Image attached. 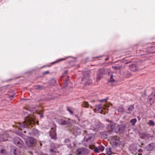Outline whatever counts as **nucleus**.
Instances as JSON below:
<instances>
[{
  "label": "nucleus",
  "instance_id": "c9c22d12",
  "mask_svg": "<svg viewBox=\"0 0 155 155\" xmlns=\"http://www.w3.org/2000/svg\"><path fill=\"white\" fill-rule=\"evenodd\" d=\"M49 73V71H45V72H44L43 73V75H45V74H48Z\"/></svg>",
  "mask_w": 155,
  "mask_h": 155
},
{
  "label": "nucleus",
  "instance_id": "b1692460",
  "mask_svg": "<svg viewBox=\"0 0 155 155\" xmlns=\"http://www.w3.org/2000/svg\"><path fill=\"white\" fill-rule=\"evenodd\" d=\"M56 80L54 79H52L51 81V83L53 85H54L56 84Z\"/></svg>",
  "mask_w": 155,
  "mask_h": 155
},
{
  "label": "nucleus",
  "instance_id": "aec40b11",
  "mask_svg": "<svg viewBox=\"0 0 155 155\" xmlns=\"http://www.w3.org/2000/svg\"><path fill=\"white\" fill-rule=\"evenodd\" d=\"M122 67H123V66L121 65H118V66H115V67L112 66L113 68H115L117 70H120V69L122 68Z\"/></svg>",
  "mask_w": 155,
  "mask_h": 155
},
{
  "label": "nucleus",
  "instance_id": "c756f323",
  "mask_svg": "<svg viewBox=\"0 0 155 155\" xmlns=\"http://www.w3.org/2000/svg\"><path fill=\"white\" fill-rule=\"evenodd\" d=\"M111 131H109L108 132L106 133V134H105V135H106V136L105 137L106 138H107L109 136H110V133Z\"/></svg>",
  "mask_w": 155,
  "mask_h": 155
},
{
  "label": "nucleus",
  "instance_id": "3c124183",
  "mask_svg": "<svg viewBox=\"0 0 155 155\" xmlns=\"http://www.w3.org/2000/svg\"><path fill=\"white\" fill-rule=\"evenodd\" d=\"M91 108H92V106H91Z\"/></svg>",
  "mask_w": 155,
  "mask_h": 155
},
{
  "label": "nucleus",
  "instance_id": "58836bf2",
  "mask_svg": "<svg viewBox=\"0 0 155 155\" xmlns=\"http://www.w3.org/2000/svg\"><path fill=\"white\" fill-rule=\"evenodd\" d=\"M81 132V130L80 129H78L77 130V132L79 133Z\"/></svg>",
  "mask_w": 155,
  "mask_h": 155
},
{
  "label": "nucleus",
  "instance_id": "ddd939ff",
  "mask_svg": "<svg viewBox=\"0 0 155 155\" xmlns=\"http://www.w3.org/2000/svg\"><path fill=\"white\" fill-rule=\"evenodd\" d=\"M104 147L102 145H100L97 147H95L94 150V151L97 153H99L100 151L103 152L104 150Z\"/></svg>",
  "mask_w": 155,
  "mask_h": 155
},
{
  "label": "nucleus",
  "instance_id": "39448f33",
  "mask_svg": "<svg viewBox=\"0 0 155 155\" xmlns=\"http://www.w3.org/2000/svg\"><path fill=\"white\" fill-rule=\"evenodd\" d=\"M84 134H86L84 137V140L89 143L93 141L94 138V135L92 134H88V131L86 130H84Z\"/></svg>",
  "mask_w": 155,
  "mask_h": 155
},
{
  "label": "nucleus",
  "instance_id": "6ab92c4d",
  "mask_svg": "<svg viewBox=\"0 0 155 155\" xmlns=\"http://www.w3.org/2000/svg\"><path fill=\"white\" fill-rule=\"evenodd\" d=\"M106 153L109 155H111V149L110 148H107L106 149Z\"/></svg>",
  "mask_w": 155,
  "mask_h": 155
},
{
  "label": "nucleus",
  "instance_id": "dca6fc26",
  "mask_svg": "<svg viewBox=\"0 0 155 155\" xmlns=\"http://www.w3.org/2000/svg\"><path fill=\"white\" fill-rule=\"evenodd\" d=\"M148 48L149 49H150V51L148 52L147 51L145 52V53L142 54V55H146L148 53H155V47H149Z\"/></svg>",
  "mask_w": 155,
  "mask_h": 155
},
{
  "label": "nucleus",
  "instance_id": "4be33fe9",
  "mask_svg": "<svg viewBox=\"0 0 155 155\" xmlns=\"http://www.w3.org/2000/svg\"><path fill=\"white\" fill-rule=\"evenodd\" d=\"M34 89L36 90H39L41 89L42 87L40 85H36L34 86Z\"/></svg>",
  "mask_w": 155,
  "mask_h": 155
},
{
  "label": "nucleus",
  "instance_id": "ea45409f",
  "mask_svg": "<svg viewBox=\"0 0 155 155\" xmlns=\"http://www.w3.org/2000/svg\"><path fill=\"white\" fill-rule=\"evenodd\" d=\"M142 149H139L138 150V152H139H139H142Z\"/></svg>",
  "mask_w": 155,
  "mask_h": 155
},
{
  "label": "nucleus",
  "instance_id": "72a5a7b5",
  "mask_svg": "<svg viewBox=\"0 0 155 155\" xmlns=\"http://www.w3.org/2000/svg\"><path fill=\"white\" fill-rule=\"evenodd\" d=\"M4 136H2V135L1 137L2 138V141H7L8 140V139H5V138H4Z\"/></svg>",
  "mask_w": 155,
  "mask_h": 155
},
{
  "label": "nucleus",
  "instance_id": "f704fd0d",
  "mask_svg": "<svg viewBox=\"0 0 155 155\" xmlns=\"http://www.w3.org/2000/svg\"><path fill=\"white\" fill-rule=\"evenodd\" d=\"M108 99V98H106L104 99H103V100H101L100 101V102H103L104 101H105V102H106V101Z\"/></svg>",
  "mask_w": 155,
  "mask_h": 155
},
{
  "label": "nucleus",
  "instance_id": "79ce46f5",
  "mask_svg": "<svg viewBox=\"0 0 155 155\" xmlns=\"http://www.w3.org/2000/svg\"><path fill=\"white\" fill-rule=\"evenodd\" d=\"M28 153H30V154H32V152L31 151H29L28 152Z\"/></svg>",
  "mask_w": 155,
  "mask_h": 155
},
{
  "label": "nucleus",
  "instance_id": "c85d7f7f",
  "mask_svg": "<svg viewBox=\"0 0 155 155\" xmlns=\"http://www.w3.org/2000/svg\"><path fill=\"white\" fill-rule=\"evenodd\" d=\"M51 146H53V147L52 148H51L50 149V151L52 153H54V152H55L54 151V149L55 148V147L54 146V144H51Z\"/></svg>",
  "mask_w": 155,
  "mask_h": 155
},
{
  "label": "nucleus",
  "instance_id": "0eeeda50",
  "mask_svg": "<svg viewBox=\"0 0 155 155\" xmlns=\"http://www.w3.org/2000/svg\"><path fill=\"white\" fill-rule=\"evenodd\" d=\"M13 141L15 145L20 148L22 147L24 145L23 141L18 137H15Z\"/></svg>",
  "mask_w": 155,
  "mask_h": 155
},
{
  "label": "nucleus",
  "instance_id": "4468645a",
  "mask_svg": "<svg viewBox=\"0 0 155 155\" xmlns=\"http://www.w3.org/2000/svg\"><path fill=\"white\" fill-rule=\"evenodd\" d=\"M58 122L59 124L63 125H68L69 123L68 121L61 119H58Z\"/></svg>",
  "mask_w": 155,
  "mask_h": 155
},
{
  "label": "nucleus",
  "instance_id": "9d476101",
  "mask_svg": "<svg viewBox=\"0 0 155 155\" xmlns=\"http://www.w3.org/2000/svg\"><path fill=\"white\" fill-rule=\"evenodd\" d=\"M146 150L148 151H151L155 149V144L152 143L148 144L146 147Z\"/></svg>",
  "mask_w": 155,
  "mask_h": 155
},
{
  "label": "nucleus",
  "instance_id": "de8ad7c7",
  "mask_svg": "<svg viewBox=\"0 0 155 155\" xmlns=\"http://www.w3.org/2000/svg\"><path fill=\"white\" fill-rule=\"evenodd\" d=\"M138 155H142V153H139L138 154Z\"/></svg>",
  "mask_w": 155,
  "mask_h": 155
},
{
  "label": "nucleus",
  "instance_id": "bb28decb",
  "mask_svg": "<svg viewBox=\"0 0 155 155\" xmlns=\"http://www.w3.org/2000/svg\"><path fill=\"white\" fill-rule=\"evenodd\" d=\"M137 119L135 118H134L131 119L130 120V122L133 125H134L136 123V122H137Z\"/></svg>",
  "mask_w": 155,
  "mask_h": 155
},
{
  "label": "nucleus",
  "instance_id": "473e14b6",
  "mask_svg": "<svg viewBox=\"0 0 155 155\" xmlns=\"http://www.w3.org/2000/svg\"><path fill=\"white\" fill-rule=\"evenodd\" d=\"M67 110L69 111L70 114H72L73 113V112L71 110L69 107H67Z\"/></svg>",
  "mask_w": 155,
  "mask_h": 155
},
{
  "label": "nucleus",
  "instance_id": "6e6552de",
  "mask_svg": "<svg viewBox=\"0 0 155 155\" xmlns=\"http://www.w3.org/2000/svg\"><path fill=\"white\" fill-rule=\"evenodd\" d=\"M49 135L51 139L54 140H56L57 139L55 128L53 127L51 128V130L50 132Z\"/></svg>",
  "mask_w": 155,
  "mask_h": 155
},
{
  "label": "nucleus",
  "instance_id": "412c9836",
  "mask_svg": "<svg viewBox=\"0 0 155 155\" xmlns=\"http://www.w3.org/2000/svg\"><path fill=\"white\" fill-rule=\"evenodd\" d=\"M83 107H88L89 106V104L87 102H84L82 104Z\"/></svg>",
  "mask_w": 155,
  "mask_h": 155
},
{
  "label": "nucleus",
  "instance_id": "a878e982",
  "mask_svg": "<svg viewBox=\"0 0 155 155\" xmlns=\"http://www.w3.org/2000/svg\"><path fill=\"white\" fill-rule=\"evenodd\" d=\"M108 127H110L111 129L113 130L114 128V124L110 123L108 125Z\"/></svg>",
  "mask_w": 155,
  "mask_h": 155
},
{
  "label": "nucleus",
  "instance_id": "1a4fd4ad",
  "mask_svg": "<svg viewBox=\"0 0 155 155\" xmlns=\"http://www.w3.org/2000/svg\"><path fill=\"white\" fill-rule=\"evenodd\" d=\"M126 127L124 125H118L116 128V132L118 133H122L125 131Z\"/></svg>",
  "mask_w": 155,
  "mask_h": 155
},
{
  "label": "nucleus",
  "instance_id": "f8f14e48",
  "mask_svg": "<svg viewBox=\"0 0 155 155\" xmlns=\"http://www.w3.org/2000/svg\"><path fill=\"white\" fill-rule=\"evenodd\" d=\"M12 151H13L15 155H25L24 153L21 152L20 149L14 148L12 149Z\"/></svg>",
  "mask_w": 155,
  "mask_h": 155
},
{
  "label": "nucleus",
  "instance_id": "f3484780",
  "mask_svg": "<svg viewBox=\"0 0 155 155\" xmlns=\"http://www.w3.org/2000/svg\"><path fill=\"white\" fill-rule=\"evenodd\" d=\"M7 152L4 149L0 150V155H6Z\"/></svg>",
  "mask_w": 155,
  "mask_h": 155
},
{
  "label": "nucleus",
  "instance_id": "9b49d317",
  "mask_svg": "<svg viewBox=\"0 0 155 155\" xmlns=\"http://www.w3.org/2000/svg\"><path fill=\"white\" fill-rule=\"evenodd\" d=\"M104 109V108L102 106L101 104H99L95 106L94 110L95 112L97 111L98 113H101Z\"/></svg>",
  "mask_w": 155,
  "mask_h": 155
},
{
  "label": "nucleus",
  "instance_id": "cd10ccee",
  "mask_svg": "<svg viewBox=\"0 0 155 155\" xmlns=\"http://www.w3.org/2000/svg\"><path fill=\"white\" fill-rule=\"evenodd\" d=\"M147 124L150 126H154L155 125L154 123L152 120H150Z\"/></svg>",
  "mask_w": 155,
  "mask_h": 155
},
{
  "label": "nucleus",
  "instance_id": "2eb2a0df",
  "mask_svg": "<svg viewBox=\"0 0 155 155\" xmlns=\"http://www.w3.org/2000/svg\"><path fill=\"white\" fill-rule=\"evenodd\" d=\"M130 69L133 71H136L138 70V67L135 64H132L129 66Z\"/></svg>",
  "mask_w": 155,
  "mask_h": 155
},
{
  "label": "nucleus",
  "instance_id": "7c9ffc66",
  "mask_svg": "<svg viewBox=\"0 0 155 155\" xmlns=\"http://www.w3.org/2000/svg\"><path fill=\"white\" fill-rule=\"evenodd\" d=\"M118 110L119 112H122L124 111V109L123 108L120 107L118 108Z\"/></svg>",
  "mask_w": 155,
  "mask_h": 155
},
{
  "label": "nucleus",
  "instance_id": "09e8293b",
  "mask_svg": "<svg viewBox=\"0 0 155 155\" xmlns=\"http://www.w3.org/2000/svg\"><path fill=\"white\" fill-rule=\"evenodd\" d=\"M40 145L41 146H42V144L41 143H40Z\"/></svg>",
  "mask_w": 155,
  "mask_h": 155
},
{
  "label": "nucleus",
  "instance_id": "393cba45",
  "mask_svg": "<svg viewBox=\"0 0 155 155\" xmlns=\"http://www.w3.org/2000/svg\"><path fill=\"white\" fill-rule=\"evenodd\" d=\"M32 133L34 135H37L39 133V131L37 129H34L32 130Z\"/></svg>",
  "mask_w": 155,
  "mask_h": 155
},
{
  "label": "nucleus",
  "instance_id": "f257e3e1",
  "mask_svg": "<svg viewBox=\"0 0 155 155\" xmlns=\"http://www.w3.org/2000/svg\"><path fill=\"white\" fill-rule=\"evenodd\" d=\"M25 118V121L22 122H19L18 124V126L20 127V129H21L23 128H27V126H29L32 127L35 123L33 116L32 115L26 116Z\"/></svg>",
  "mask_w": 155,
  "mask_h": 155
},
{
  "label": "nucleus",
  "instance_id": "2f4dec72",
  "mask_svg": "<svg viewBox=\"0 0 155 155\" xmlns=\"http://www.w3.org/2000/svg\"><path fill=\"white\" fill-rule=\"evenodd\" d=\"M113 76L111 75L110 76V79L109 80V81L110 82H113L114 81V80L113 78Z\"/></svg>",
  "mask_w": 155,
  "mask_h": 155
},
{
  "label": "nucleus",
  "instance_id": "c03bdc74",
  "mask_svg": "<svg viewBox=\"0 0 155 155\" xmlns=\"http://www.w3.org/2000/svg\"><path fill=\"white\" fill-rule=\"evenodd\" d=\"M69 81V80L68 79H67L66 80V82H68V81Z\"/></svg>",
  "mask_w": 155,
  "mask_h": 155
},
{
  "label": "nucleus",
  "instance_id": "7ed1b4c3",
  "mask_svg": "<svg viewBox=\"0 0 155 155\" xmlns=\"http://www.w3.org/2000/svg\"><path fill=\"white\" fill-rule=\"evenodd\" d=\"M110 71V70L108 69L101 68L99 69L97 72V81H99L104 75L107 74H109Z\"/></svg>",
  "mask_w": 155,
  "mask_h": 155
},
{
  "label": "nucleus",
  "instance_id": "a211bd4d",
  "mask_svg": "<svg viewBox=\"0 0 155 155\" xmlns=\"http://www.w3.org/2000/svg\"><path fill=\"white\" fill-rule=\"evenodd\" d=\"M134 108V105H131L128 106V110L129 111V113L133 110Z\"/></svg>",
  "mask_w": 155,
  "mask_h": 155
},
{
  "label": "nucleus",
  "instance_id": "5701e85b",
  "mask_svg": "<svg viewBox=\"0 0 155 155\" xmlns=\"http://www.w3.org/2000/svg\"><path fill=\"white\" fill-rule=\"evenodd\" d=\"M66 59H67V58H61L60 59L58 60L57 61H55L54 62L52 63V64H54V63H58V62H59L61 61L64 60H66Z\"/></svg>",
  "mask_w": 155,
  "mask_h": 155
},
{
  "label": "nucleus",
  "instance_id": "49530a36",
  "mask_svg": "<svg viewBox=\"0 0 155 155\" xmlns=\"http://www.w3.org/2000/svg\"><path fill=\"white\" fill-rule=\"evenodd\" d=\"M24 133H26V130H24Z\"/></svg>",
  "mask_w": 155,
  "mask_h": 155
},
{
  "label": "nucleus",
  "instance_id": "a18cd8bd",
  "mask_svg": "<svg viewBox=\"0 0 155 155\" xmlns=\"http://www.w3.org/2000/svg\"><path fill=\"white\" fill-rule=\"evenodd\" d=\"M108 59V58H106L105 59V60L106 61V60H107Z\"/></svg>",
  "mask_w": 155,
  "mask_h": 155
},
{
  "label": "nucleus",
  "instance_id": "37998d69",
  "mask_svg": "<svg viewBox=\"0 0 155 155\" xmlns=\"http://www.w3.org/2000/svg\"><path fill=\"white\" fill-rule=\"evenodd\" d=\"M40 117L41 118H42L43 117V115L42 114H41L40 115Z\"/></svg>",
  "mask_w": 155,
  "mask_h": 155
},
{
  "label": "nucleus",
  "instance_id": "a19ab883",
  "mask_svg": "<svg viewBox=\"0 0 155 155\" xmlns=\"http://www.w3.org/2000/svg\"><path fill=\"white\" fill-rule=\"evenodd\" d=\"M68 72V71H64V73L65 74H66Z\"/></svg>",
  "mask_w": 155,
  "mask_h": 155
},
{
  "label": "nucleus",
  "instance_id": "8fccbe9b",
  "mask_svg": "<svg viewBox=\"0 0 155 155\" xmlns=\"http://www.w3.org/2000/svg\"><path fill=\"white\" fill-rule=\"evenodd\" d=\"M153 96H154L155 97V94H154Z\"/></svg>",
  "mask_w": 155,
  "mask_h": 155
},
{
  "label": "nucleus",
  "instance_id": "f03ea898",
  "mask_svg": "<svg viewBox=\"0 0 155 155\" xmlns=\"http://www.w3.org/2000/svg\"><path fill=\"white\" fill-rule=\"evenodd\" d=\"M84 77L82 81V83L85 85H89L91 83V81L90 79L91 71L90 70L84 71L83 73Z\"/></svg>",
  "mask_w": 155,
  "mask_h": 155
},
{
  "label": "nucleus",
  "instance_id": "e433bc0d",
  "mask_svg": "<svg viewBox=\"0 0 155 155\" xmlns=\"http://www.w3.org/2000/svg\"><path fill=\"white\" fill-rule=\"evenodd\" d=\"M115 144L116 145H118L119 144V142L118 140H117V141L115 142Z\"/></svg>",
  "mask_w": 155,
  "mask_h": 155
},
{
  "label": "nucleus",
  "instance_id": "20e7f679",
  "mask_svg": "<svg viewBox=\"0 0 155 155\" xmlns=\"http://www.w3.org/2000/svg\"><path fill=\"white\" fill-rule=\"evenodd\" d=\"M22 137L25 139L26 144L29 147H31L34 146L35 144L34 139L32 137H28L27 136H24Z\"/></svg>",
  "mask_w": 155,
  "mask_h": 155
},
{
  "label": "nucleus",
  "instance_id": "4c0bfd02",
  "mask_svg": "<svg viewBox=\"0 0 155 155\" xmlns=\"http://www.w3.org/2000/svg\"><path fill=\"white\" fill-rule=\"evenodd\" d=\"M14 97V95H12L11 96H9V98L11 100H12V97Z\"/></svg>",
  "mask_w": 155,
  "mask_h": 155
},
{
  "label": "nucleus",
  "instance_id": "423d86ee",
  "mask_svg": "<svg viewBox=\"0 0 155 155\" xmlns=\"http://www.w3.org/2000/svg\"><path fill=\"white\" fill-rule=\"evenodd\" d=\"M89 153L88 150L86 148H79L77 151L76 155H86Z\"/></svg>",
  "mask_w": 155,
  "mask_h": 155
}]
</instances>
